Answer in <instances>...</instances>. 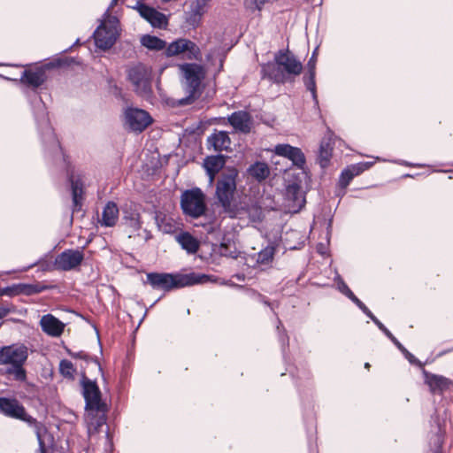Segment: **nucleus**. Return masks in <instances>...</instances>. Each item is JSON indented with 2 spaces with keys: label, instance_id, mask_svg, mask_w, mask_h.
<instances>
[{
  "label": "nucleus",
  "instance_id": "35",
  "mask_svg": "<svg viewBox=\"0 0 453 453\" xmlns=\"http://www.w3.org/2000/svg\"><path fill=\"white\" fill-rule=\"evenodd\" d=\"M185 52H187V58L189 60H201L202 53L200 48L192 41L188 39L187 49H185Z\"/></svg>",
  "mask_w": 453,
  "mask_h": 453
},
{
  "label": "nucleus",
  "instance_id": "47",
  "mask_svg": "<svg viewBox=\"0 0 453 453\" xmlns=\"http://www.w3.org/2000/svg\"><path fill=\"white\" fill-rule=\"evenodd\" d=\"M190 12L196 14L199 13V16L202 17L204 13V1L203 0V3H200V1L197 0L196 4L191 7Z\"/></svg>",
  "mask_w": 453,
  "mask_h": 453
},
{
  "label": "nucleus",
  "instance_id": "5",
  "mask_svg": "<svg viewBox=\"0 0 453 453\" xmlns=\"http://www.w3.org/2000/svg\"><path fill=\"white\" fill-rule=\"evenodd\" d=\"M184 77V88L187 97L181 99V104L192 103L201 94V82L204 78V71L202 65L194 63H186L180 66Z\"/></svg>",
  "mask_w": 453,
  "mask_h": 453
},
{
  "label": "nucleus",
  "instance_id": "16",
  "mask_svg": "<svg viewBox=\"0 0 453 453\" xmlns=\"http://www.w3.org/2000/svg\"><path fill=\"white\" fill-rule=\"evenodd\" d=\"M137 10L140 15L146 19L153 27L165 28L168 25L166 15L158 12L153 7L142 4L138 5Z\"/></svg>",
  "mask_w": 453,
  "mask_h": 453
},
{
  "label": "nucleus",
  "instance_id": "43",
  "mask_svg": "<svg viewBox=\"0 0 453 453\" xmlns=\"http://www.w3.org/2000/svg\"><path fill=\"white\" fill-rule=\"evenodd\" d=\"M373 162H359L357 164H353L349 165V168L352 171V173L357 176L368 170L371 166H372Z\"/></svg>",
  "mask_w": 453,
  "mask_h": 453
},
{
  "label": "nucleus",
  "instance_id": "33",
  "mask_svg": "<svg viewBox=\"0 0 453 453\" xmlns=\"http://www.w3.org/2000/svg\"><path fill=\"white\" fill-rule=\"evenodd\" d=\"M188 39L180 38L172 42L165 49V55L167 57L177 56L185 52L187 49Z\"/></svg>",
  "mask_w": 453,
  "mask_h": 453
},
{
  "label": "nucleus",
  "instance_id": "29",
  "mask_svg": "<svg viewBox=\"0 0 453 453\" xmlns=\"http://www.w3.org/2000/svg\"><path fill=\"white\" fill-rule=\"evenodd\" d=\"M377 326L404 355V357L408 359V361L411 364H416L418 362L417 358L406 349V348L392 334V333L381 322Z\"/></svg>",
  "mask_w": 453,
  "mask_h": 453
},
{
  "label": "nucleus",
  "instance_id": "8",
  "mask_svg": "<svg viewBox=\"0 0 453 453\" xmlns=\"http://www.w3.org/2000/svg\"><path fill=\"white\" fill-rule=\"evenodd\" d=\"M127 77L138 95L147 96L151 94V70L145 65L139 63L131 66Z\"/></svg>",
  "mask_w": 453,
  "mask_h": 453
},
{
  "label": "nucleus",
  "instance_id": "36",
  "mask_svg": "<svg viewBox=\"0 0 453 453\" xmlns=\"http://www.w3.org/2000/svg\"><path fill=\"white\" fill-rule=\"evenodd\" d=\"M274 255V248L267 246L257 253V262L261 265H268Z\"/></svg>",
  "mask_w": 453,
  "mask_h": 453
},
{
  "label": "nucleus",
  "instance_id": "45",
  "mask_svg": "<svg viewBox=\"0 0 453 453\" xmlns=\"http://www.w3.org/2000/svg\"><path fill=\"white\" fill-rule=\"evenodd\" d=\"M201 19L202 17L199 16V13L196 14L190 11L186 13V23L192 28L197 27L200 25Z\"/></svg>",
  "mask_w": 453,
  "mask_h": 453
},
{
  "label": "nucleus",
  "instance_id": "22",
  "mask_svg": "<svg viewBox=\"0 0 453 453\" xmlns=\"http://www.w3.org/2000/svg\"><path fill=\"white\" fill-rule=\"evenodd\" d=\"M226 164L225 157L222 155L206 157L203 161V167L209 177V182L214 181L215 176L224 167Z\"/></svg>",
  "mask_w": 453,
  "mask_h": 453
},
{
  "label": "nucleus",
  "instance_id": "41",
  "mask_svg": "<svg viewBox=\"0 0 453 453\" xmlns=\"http://www.w3.org/2000/svg\"><path fill=\"white\" fill-rule=\"evenodd\" d=\"M335 281L337 283V288L342 294H343L351 301L356 297L354 293L349 289V288L340 276L335 277Z\"/></svg>",
  "mask_w": 453,
  "mask_h": 453
},
{
  "label": "nucleus",
  "instance_id": "30",
  "mask_svg": "<svg viewBox=\"0 0 453 453\" xmlns=\"http://www.w3.org/2000/svg\"><path fill=\"white\" fill-rule=\"evenodd\" d=\"M333 146L329 139H323L320 142L319 151V163L322 168H326L330 162Z\"/></svg>",
  "mask_w": 453,
  "mask_h": 453
},
{
  "label": "nucleus",
  "instance_id": "40",
  "mask_svg": "<svg viewBox=\"0 0 453 453\" xmlns=\"http://www.w3.org/2000/svg\"><path fill=\"white\" fill-rule=\"evenodd\" d=\"M352 302L376 325L378 326L380 321L373 315V313L367 308V306L359 300L357 296L353 298Z\"/></svg>",
  "mask_w": 453,
  "mask_h": 453
},
{
  "label": "nucleus",
  "instance_id": "24",
  "mask_svg": "<svg viewBox=\"0 0 453 453\" xmlns=\"http://www.w3.org/2000/svg\"><path fill=\"white\" fill-rule=\"evenodd\" d=\"M20 82L34 89L42 86L45 81V73L42 70H25L20 77Z\"/></svg>",
  "mask_w": 453,
  "mask_h": 453
},
{
  "label": "nucleus",
  "instance_id": "13",
  "mask_svg": "<svg viewBox=\"0 0 453 453\" xmlns=\"http://www.w3.org/2000/svg\"><path fill=\"white\" fill-rule=\"evenodd\" d=\"M84 259V254L80 250H65L57 256L55 265L62 271H71L79 266Z\"/></svg>",
  "mask_w": 453,
  "mask_h": 453
},
{
  "label": "nucleus",
  "instance_id": "14",
  "mask_svg": "<svg viewBox=\"0 0 453 453\" xmlns=\"http://www.w3.org/2000/svg\"><path fill=\"white\" fill-rule=\"evenodd\" d=\"M317 50L315 49L310 58L307 65H306V73L303 77V83L311 93L312 99L314 101V104L319 106V100L317 96V87H316V64H317Z\"/></svg>",
  "mask_w": 453,
  "mask_h": 453
},
{
  "label": "nucleus",
  "instance_id": "56",
  "mask_svg": "<svg viewBox=\"0 0 453 453\" xmlns=\"http://www.w3.org/2000/svg\"><path fill=\"white\" fill-rule=\"evenodd\" d=\"M365 367L368 369L370 367V364L369 363H365Z\"/></svg>",
  "mask_w": 453,
  "mask_h": 453
},
{
  "label": "nucleus",
  "instance_id": "44",
  "mask_svg": "<svg viewBox=\"0 0 453 453\" xmlns=\"http://www.w3.org/2000/svg\"><path fill=\"white\" fill-rule=\"evenodd\" d=\"M46 432V427L44 425H38L36 426V430L35 434L36 435L38 444H39V451L40 453H46L45 443L42 438V434Z\"/></svg>",
  "mask_w": 453,
  "mask_h": 453
},
{
  "label": "nucleus",
  "instance_id": "25",
  "mask_svg": "<svg viewBox=\"0 0 453 453\" xmlns=\"http://www.w3.org/2000/svg\"><path fill=\"white\" fill-rule=\"evenodd\" d=\"M73 211L81 209L83 200V182L80 176L71 175L70 178Z\"/></svg>",
  "mask_w": 453,
  "mask_h": 453
},
{
  "label": "nucleus",
  "instance_id": "18",
  "mask_svg": "<svg viewBox=\"0 0 453 453\" xmlns=\"http://www.w3.org/2000/svg\"><path fill=\"white\" fill-rule=\"evenodd\" d=\"M42 330L51 337H59L65 329V324L52 314H46L41 318Z\"/></svg>",
  "mask_w": 453,
  "mask_h": 453
},
{
  "label": "nucleus",
  "instance_id": "51",
  "mask_svg": "<svg viewBox=\"0 0 453 453\" xmlns=\"http://www.w3.org/2000/svg\"><path fill=\"white\" fill-rule=\"evenodd\" d=\"M118 1H119V0H111V4H110V5H109V7H108V9L106 10L105 14H108V13H109L110 10H111V9H112V8L117 4Z\"/></svg>",
  "mask_w": 453,
  "mask_h": 453
},
{
  "label": "nucleus",
  "instance_id": "6",
  "mask_svg": "<svg viewBox=\"0 0 453 453\" xmlns=\"http://www.w3.org/2000/svg\"><path fill=\"white\" fill-rule=\"evenodd\" d=\"M180 208L183 214L190 219H198L206 214L205 195L199 188L186 189L180 196Z\"/></svg>",
  "mask_w": 453,
  "mask_h": 453
},
{
  "label": "nucleus",
  "instance_id": "12",
  "mask_svg": "<svg viewBox=\"0 0 453 453\" xmlns=\"http://www.w3.org/2000/svg\"><path fill=\"white\" fill-rule=\"evenodd\" d=\"M95 44L101 50H108L113 46L118 37L116 24L107 26L102 22L93 34Z\"/></svg>",
  "mask_w": 453,
  "mask_h": 453
},
{
  "label": "nucleus",
  "instance_id": "52",
  "mask_svg": "<svg viewBox=\"0 0 453 453\" xmlns=\"http://www.w3.org/2000/svg\"><path fill=\"white\" fill-rule=\"evenodd\" d=\"M143 232L145 233V241H148L152 237L151 233L147 229H144Z\"/></svg>",
  "mask_w": 453,
  "mask_h": 453
},
{
  "label": "nucleus",
  "instance_id": "15",
  "mask_svg": "<svg viewBox=\"0 0 453 453\" xmlns=\"http://www.w3.org/2000/svg\"><path fill=\"white\" fill-rule=\"evenodd\" d=\"M274 152L278 156H281L291 160L293 165L297 168L303 169L306 160L301 149L282 143L275 146Z\"/></svg>",
  "mask_w": 453,
  "mask_h": 453
},
{
  "label": "nucleus",
  "instance_id": "37",
  "mask_svg": "<svg viewBox=\"0 0 453 453\" xmlns=\"http://www.w3.org/2000/svg\"><path fill=\"white\" fill-rule=\"evenodd\" d=\"M68 355L73 357V358H75V359H81V360H84L86 363H90V362H94L97 366H98V369L100 371H102V368L100 366V364L98 363L97 361V358L96 357H94L92 356H90L88 353H87L86 351L84 350H80V351H71V350H68Z\"/></svg>",
  "mask_w": 453,
  "mask_h": 453
},
{
  "label": "nucleus",
  "instance_id": "1",
  "mask_svg": "<svg viewBox=\"0 0 453 453\" xmlns=\"http://www.w3.org/2000/svg\"><path fill=\"white\" fill-rule=\"evenodd\" d=\"M302 71L303 64L288 50H278L273 62L261 65L262 78L276 84L294 82Z\"/></svg>",
  "mask_w": 453,
  "mask_h": 453
},
{
  "label": "nucleus",
  "instance_id": "21",
  "mask_svg": "<svg viewBox=\"0 0 453 453\" xmlns=\"http://www.w3.org/2000/svg\"><path fill=\"white\" fill-rule=\"evenodd\" d=\"M424 377L425 382L428 385L431 392L433 393H442L452 384V381L449 379L442 375L430 373L426 371L424 372Z\"/></svg>",
  "mask_w": 453,
  "mask_h": 453
},
{
  "label": "nucleus",
  "instance_id": "26",
  "mask_svg": "<svg viewBox=\"0 0 453 453\" xmlns=\"http://www.w3.org/2000/svg\"><path fill=\"white\" fill-rule=\"evenodd\" d=\"M208 143L211 144L216 151H222L227 150L230 148L231 140L227 132L219 131L208 137Z\"/></svg>",
  "mask_w": 453,
  "mask_h": 453
},
{
  "label": "nucleus",
  "instance_id": "55",
  "mask_svg": "<svg viewBox=\"0 0 453 453\" xmlns=\"http://www.w3.org/2000/svg\"><path fill=\"white\" fill-rule=\"evenodd\" d=\"M450 351H453V347L451 349H448V350H445V351L441 352L440 355H443V354H446V353L450 352Z\"/></svg>",
  "mask_w": 453,
  "mask_h": 453
},
{
  "label": "nucleus",
  "instance_id": "9",
  "mask_svg": "<svg viewBox=\"0 0 453 453\" xmlns=\"http://www.w3.org/2000/svg\"><path fill=\"white\" fill-rule=\"evenodd\" d=\"M0 413L8 418L26 422L28 426H32L35 431L38 425H43L28 415L25 407L16 398L0 397Z\"/></svg>",
  "mask_w": 453,
  "mask_h": 453
},
{
  "label": "nucleus",
  "instance_id": "4",
  "mask_svg": "<svg viewBox=\"0 0 453 453\" xmlns=\"http://www.w3.org/2000/svg\"><path fill=\"white\" fill-rule=\"evenodd\" d=\"M28 357V349L24 344H12L0 348V365H10L6 372L14 380L24 381L27 372L24 364Z\"/></svg>",
  "mask_w": 453,
  "mask_h": 453
},
{
  "label": "nucleus",
  "instance_id": "23",
  "mask_svg": "<svg viewBox=\"0 0 453 453\" xmlns=\"http://www.w3.org/2000/svg\"><path fill=\"white\" fill-rule=\"evenodd\" d=\"M119 210L116 203L109 201L104 207L102 219L99 220L101 226L105 227L114 226L119 219Z\"/></svg>",
  "mask_w": 453,
  "mask_h": 453
},
{
  "label": "nucleus",
  "instance_id": "19",
  "mask_svg": "<svg viewBox=\"0 0 453 453\" xmlns=\"http://www.w3.org/2000/svg\"><path fill=\"white\" fill-rule=\"evenodd\" d=\"M229 124L234 127L236 132L248 134L251 129V118L250 115L243 111H234L228 117Z\"/></svg>",
  "mask_w": 453,
  "mask_h": 453
},
{
  "label": "nucleus",
  "instance_id": "38",
  "mask_svg": "<svg viewBox=\"0 0 453 453\" xmlns=\"http://www.w3.org/2000/svg\"><path fill=\"white\" fill-rule=\"evenodd\" d=\"M354 177H356V175L352 173L349 166H347L345 169L342 170L340 175L338 181L339 186L342 188H346Z\"/></svg>",
  "mask_w": 453,
  "mask_h": 453
},
{
  "label": "nucleus",
  "instance_id": "34",
  "mask_svg": "<svg viewBox=\"0 0 453 453\" xmlns=\"http://www.w3.org/2000/svg\"><path fill=\"white\" fill-rule=\"evenodd\" d=\"M59 372L65 379L74 380L76 368L71 361L67 359H62L59 362Z\"/></svg>",
  "mask_w": 453,
  "mask_h": 453
},
{
  "label": "nucleus",
  "instance_id": "53",
  "mask_svg": "<svg viewBox=\"0 0 453 453\" xmlns=\"http://www.w3.org/2000/svg\"><path fill=\"white\" fill-rule=\"evenodd\" d=\"M400 165H409V166H418V167L421 166L420 165H413L407 161H402V162H400Z\"/></svg>",
  "mask_w": 453,
  "mask_h": 453
},
{
  "label": "nucleus",
  "instance_id": "27",
  "mask_svg": "<svg viewBox=\"0 0 453 453\" xmlns=\"http://www.w3.org/2000/svg\"><path fill=\"white\" fill-rule=\"evenodd\" d=\"M175 239L188 254H195L199 250V242L188 232H181L176 235Z\"/></svg>",
  "mask_w": 453,
  "mask_h": 453
},
{
  "label": "nucleus",
  "instance_id": "28",
  "mask_svg": "<svg viewBox=\"0 0 453 453\" xmlns=\"http://www.w3.org/2000/svg\"><path fill=\"white\" fill-rule=\"evenodd\" d=\"M247 172L252 178L259 182L265 180L270 174L268 165L261 161H257L250 165Z\"/></svg>",
  "mask_w": 453,
  "mask_h": 453
},
{
  "label": "nucleus",
  "instance_id": "42",
  "mask_svg": "<svg viewBox=\"0 0 453 453\" xmlns=\"http://www.w3.org/2000/svg\"><path fill=\"white\" fill-rule=\"evenodd\" d=\"M21 293V283L13 284L3 288H0V296H14L20 295Z\"/></svg>",
  "mask_w": 453,
  "mask_h": 453
},
{
  "label": "nucleus",
  "instance_id": "54",
  "mask_svg": "<svg viewBox=\"0 0 453 453\" xmlns=\"http://www.w3.org/2000/svg\"><path fill=\"white\" fill-rule=\"evenodd\" d=\"M35 264H33V265H30L27 267H23L22 269L19 270V272H27V270H29L30 268H32Z\"/></svg>",
  "mask_w": 453,
  "mask_h": 453
},
{
  "label": "nucleus",
  "instance_id": "50",
  "mask_svg": "<svg viewBox=\"0 0 453 453\" xmlns=\"http://www.w3.org/2000/svg\"><path fill=\"white\" fill-rule=\"evenodd\" d=\"M224 58L225 57L224 56H220V58H219V68H218V71L217 73H220L223 69V64H224Z\"/></svg>",
  "mask_w": 453,
  "mask_h": 453
},
{
  "label": "nucleus",
  "instance_id": "7",
  "mask_svg": "<svg viewBox=\"0 0 453 453\" xmlns=\"http://www.w3.org/2000/svg\"><path fill=\"white\" fill-rule=\"evenodd\" d=\"M33 111L38 129L43 137V142L47 141L53 151L62 154V148L50 125L46 105L41 98L33 103Z\"/></svg>",
  "mask_w": 453,
  "mask_h": 453
},
{
  "label": "nucleus",
  "instance_id": "20",
  "mask_svg": "<svg viewBox=\"0 0 453 453\" xmlns=\"http://www.w3.org/2000/svg\"><path fill=\"white\" fill-rule=\"evenodd\" d=\"M123 225L128 227L132 232L140 230L142 226L141 213L133 205H126L122 210Z\"/></svg>",
  "mask_w": 453,
  "mask_h": 453
},
{
  "label": "nucleus",
  "instance_id": "2",
  "mask_svg": "<svg viewBox=\"0 0 453 453\" xmlns=\"http://www.w3.org/2000/svg\"><path fill=\"white\" fill-rule=\"evenodd\" d=\"M212 277L196 273L175 275L165 273H149L146 275V283L150 284L155 290L169 292L176 288L212 281Z\"/></svg>",
  "mask_w": 453,
  "mask_h": 453
},
{
  "label": "nucleus",
  "instance_id": "10",
  "mask_svg": "<svg viewBox=\"0 0 453 453\" xmlns=\"http://www.w3.org/2000/svg\"><path fill=\"white\" fill-rule=\"evenodd\" d=\"M125 125L133 132H142L152 123V118L144 110L129 107L125 111Z\"/></svg>",
  "mask_w": 453,
  "mask_h": 453
},
{
  "label": "nucleus",
  "instance_id": "46",
  "mask_svg": "<svg viewBox=\"0 0 453 453\" xmlns=\"http://www.w3.org/2000/svg\"><path fill=\"white\" fill-rule=\"evenodd\" d=\"M277 331L279 334V341L280 342L281 346L284 348L286 345L288 344V337L285 332V329L283 328L281 321L279 319L277 325Z\"/></svg>",
  "mask_w": 453,
  "mask_h": 453
},
{
  "label": "nucleus",
  "instance_id": "3",
  "mask_svg": "<svg viewBox=\"0 0 453 453\" xmlns=\"http://www.w3.org/2000/svg\"><path fill=\"white\" fill-rule=\"evenodd\" d=\"M238 172L234 168L223 172L216 184V197L223 209V212L230 218H235L238 213V206L234 201L236 190V178Z\"/></svg>",
  "mask_w": 453,
  "mask_h": 453
},
{
  "label": "nucleus",
  "instance_id": "49",
  "mask_svg": "<svg viewBox=\"0 0 453 453\" xmlns=\"http://www.w3.org/2000/svg\"><path fill=\"white\" fill-rule=\"evenodd\" d=\"M214 53H215V50H211V51H210V52L206 55V59H207V61H208V62H210V63H211V65H212V64H213V62H212V58H213Z\"/></svg>",
  "mask_w": 453,
  "mask_h": 453
},
{
  "label": "nucleus",
  "instance_id": "11",
  "mask_svg": "<svg viewBox=\"0 0 453 453\" xmlns=\"http://www.w3.org/2000/svg\"><path fill=\"white\" fill-rule=\"evenodd\" d=\"M81 385L87 410L98 411L101 403V391L96 381L82 373Z\"/></svg>",
  "mask_w": 453,
  "mask_h": 453
},
{
  "label": "nucleus",
  "instance_id": "17",
  "mask_svg": "<svg viewBox=\"0 0 453 453\" xmlns=\"http://www.w3.org/2000/svg\"><path fill=\"white\" fill-rule=\"evenodd\" d=\"M286 199L293 211H299L305 204V196L300 185L292 183L286 188Z\"/></svg>",
  "mask_w": 453,
  "mask_h": 453
},
{
  "label": "nucleus",
  "instance_id": "48",
  "mask_svg": "<svg viewBox=\"0 0 453 453\" xmlns=\"http://www.w3.org/2000/svg\"><path fill=\"white\" fill-rule=\"evenodd\" d=\"M9 312L10 310L8 308L0 307V319L4 318Z\"/></svg>",
  "mask_w": 453,
  "mask_h": 453
},
{
  "label": "nucleus",
  "instance_id": "31",
  "mask_svg": "<svg viewBox=\"0 0 453 453\" xmlns=\"http://www.w3.org/2000/svg\"><path fill=\"white\" fill-rule=\"evenodd\" d=\"M155 219L157 228L163 233L172 234L176 230L175 222L172 218L167 217L163 213H157Z\"/></svg>",
  "mask_w": 453,
  "mask_h": 453
},
{
  "label": "nucleus",
  "instance_id": "32",
  "mask_svg": "<svg viewBox=\"0 0 453 453\" xmlns=\"http://www.w3.org/2000/svg\"><path fill=\"white\" fill-rule=\"evenodd\" d=\"M141 43L150 50H161L165 48L166 42L155 35H145L141 38Z\"/></svg>",
  "mask_w": 453,
  "mask_h": 453
},
{
  "label": "nucleus",
  "instance_id": "39",
  "mask_svg": "<svg viewBox=\"0 0 453 453\" xmlns=\"http://www.w3.org/2000/svg\"><path fill=\"white\" fill-rule=\"evenodd\" d=\"M45 288V286H42L40 284L21 283V293L27 296L41 293Z\"/></svg>",
  "mask_w": 453,
  "mask_h": 453
}]
</instances>
